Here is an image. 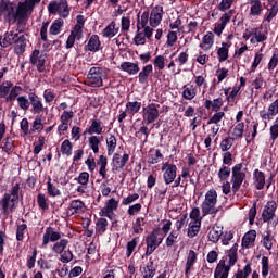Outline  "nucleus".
I'll return each instance as SVG.
<instances>
[{"mask_svg":"<svg viewBox=\"0 0 278 278\" xmlns=\"http://www.w3.org/2000/svg\"><path fill=\"white\" fill-rule=\"evenodd\" d=\"M224 228L223 227H220V226H214L211 230H210V232H208V235H207V238H208V241H211V242H213V243H217L219 240H220V238H222V236L224 235Z\"/></svg>","mask_w":278,"mask_h":278,"instance_id":"obj_30","label":"nucleus"},{"mask_svg":"<svg viewBox=\"0 0 278 278\" xmlns=\"http://www.w3.org/2000/svg\"><path fill=\"white\" fill-rule=\"evenodd\" d=\"M198 96V89L193 85H190V87H187V85H184V91H182V98L187 101L193 100Z\"/></svg>","mask_w":278,"mask_h":278,"instance_id":"obj_38","label":"nucleus"},{"mask_svg":"<svg viewBox=\"0 0 278 278\" xmlns=\"http://www.w3.org/2000/svg\"><path fill=\"white\" fill-rule=\"evenodd\" d=\"M141 108H142V103L138 102V101L126 103V112H127L128 115H131V116L139 113Z\"/></svg>","mask_w":278,"mask_h":278,"instance_id":"obj_41","label":"nucleus"},{"mask_svg":"<svg viewBox=\"0 0 278 278\" xmlns=\"http://www.w3.org/2000/svg\"><path fill=\"white\" fill-rule=\"evenodd\" d=\"M17 105L21 110L26 112L30 108V100L26 96H18L16 99Z\"/></svg>","mask_w":278,"mask_h":278,"instance_id":"obj_56","label":"nucleus"},{"mask_svg":"<svg viewBox=\"0 0 278 278\" xmlns=\"http://www.w3.org/2000/svg\"><path fill=\"white\" fill-rule=\"evenodd\" d=\"M153 65H154L155 70L164 71L165 67H166V59H165V56H163V54H159L157 56H154Z\"/></svg>","mask_w":278,"mask_h":278,"instance_id":"obj_53","label":"nucleus"},{"mask_svg":"<svg viewBox=\"0 0 278 278\" xmlns=\"http://www.w3.org/2000/svg\"><path fill=\"white\" fill-rule=\"evenodd\" d=\"M45 126L42 124V119L39 116H36L31 126H30V135L35 134L36 131L40 134L43 130Z\"/></svg>","mask_w":278,"mask_h":278,"instance_id":"obj_52","label":"nucleus"},{"mask_svg":"<svg viewBox=\"0 0 278 278\" xmlns=\"http://www.w3.org/2000/svg\"><path fill=\"white\" fill-rule=\"evenodd\" d=\"M201 226H202L201 222H191L189 224V229H188L187 236L189 238L197 237L200 232Z\"/></svg>","mask_w":278,"mask_h":278,"instance_id":"obj_45","label":"nucleus"},{"mask_svg":"<svg viewBox=\"0 0 278 278\" xmlns=\"http://www.w3.org/2000/svg\"><path fill=\"white\" fill-rule=\"evenodd\" d=\"M68 244L70 241L67 239H62L60 241H56L51 250L54 254H62L65 251V249H67Z\"/></svg>","mask_w":278,"mask_h":278,"instance_id":"obj_43","label":"nucleus"},{"mask_svg":"<svg viewBox=\"0 0 278 278\" xmlns=\"http://www.w3.org/2000/svg\"><path fill=\"white\" fill-rule=\"evenodd\" d=\"M225 116V112H215V114L207 121V125H218L224 119Z\"/></svg>","mask_w":278,"mask_h":278,"instance_id":"obj_63","label":"nucleus"},{"mask_svg":"<svg viewBox=\"0 0 278 278\" xmlns=\"http://www.w3.org/2000/svg\"><path fill=\"white\" fill-rule=\"evenodd\" d=\"M141 13L137 15V29L141 30L143 27H149L148 24L150 22V11L147 9L140 16Z\"/></svg>","mask_w":278,"mask_h":278,"instance_id":"obj_31","label":"nucleus"},{"mask_svg":"<svg viewBox=\"0 0 278 278\" xmlns=\"http://www.w3.org/2000/svg\"><path fill=\"white\" fill-rule=\"evenodd\" d=\"M105 143H106V153L109 156H111L116 151L117 139L114 135H110V137L105 139Z\"/></svg>","mask_w":278,"mask_h":278,"instance_id":"obj_39","label":"nucleus"},{"mask_svg":"<svg viewBox=\"0 0 278 278\" xmlns=\"http://www.w3.org/2000/svg\"><path fill=\"white\" fill-rule=\"evenodd\" d=\"M63 27H64V20H62L61 17H59L58 20H54L49 28V35L50 36L60 35Z\"/></svg>","mask_w":278,"mask_h":278,"instance_id":"obj_35","label":"nucleus"},{"mask_svg":"<svg viewBox=\"0 0 278 278\" xmlns=\"http://www.w3.org/2000/svg\"><path fill=\"white\" fill-rule=\"evenodd\" d=\"M74 260V254L71 249H65L62 254H60V261L64 264H67Z\"/></svg>","mask_w":278,"mask_h":278,"instance_id":"obj_64","label":"nucleus"},{"mask_svg":"<svg viewBox=\"0 0 278 278\" xmlns=\"http://www.w3.org/2000/svg\"><path fill=\"white\" fill-rule=\"evenodd\" d=\"M60 152L62 155L67 157L72 156L73 154V143L66 139L61 143Z\"/></svg>","mask_w":278,"mask_h":278,"instance_id":"obj_47","label":"nucleus"},{"mask_svg":"<svg viewBox=\"0 0 278 278\" xmlns=\"http://www.w3.org/2000/svg\"><path fill=\"white\" fill-rule=\"evenodd\" d=\"M13 87V83L11 80H5L0 85V99H4L7 102V98L10 94L11 88Z\"/></svg>","mask_w":278,"mask_h":278,"instance_id":"obj_44","label":"nucleus"},{"mask_svg":"<svg viewBox=\"0 0 278 278\" xmlns=\"http://www.w3.org/2000/svg\"><path fill=\"white\" fill-rule=\"evenodd\" d=\"M153 73V65H144L138 74V83L141 85L148 84L150 75Z\"/></svg>","mask_w":278,"mask_h":278,"instance_id":"obj_27","label":"nucleus"},{"mask_svg":"<svg viewBox=\"0 0 278 278\" xmlns=\"http://www.w3.org/2000/svg\"><path fill=\"white\" fill-rule=\"evenodd\" d=\"M22 90H23L22 87H20L18 85H14V87H12L10 89V93L7 97V103H11L13 101H16L17 98L20 97Z\"/></svg>","mask_w":278,"mask_h":278,"instance_id":"obj_46","label":"nucleus"},{"mask_svg":"<svg viewBox=\"0 0 278 278\" xmlns=\"http://www.w3.org/2000/svg\"><path fill=\"white\" fill-rule=\"evenodd\" d=\"M253 180H254L256 190H263L265 188L266 186L265 173L261 172L260 169H255L253 172Z\"/></svg>","mask_w":278,"mask_h":278,"instance_id":"obj_25","label":"nucleus"},{"mask_svg":"<svg viewBox=\"0 0 278 278\" xmlns=\"http://www.w3.org/2000/svg\"><path fill=\"white\" fill-rule=\"evenodd\" d=\"M18 33H14V30H9L3 33V36H0V47L7 49L14 45L15 39Z\"/></svg>","mask_w":278,"mask_h":278,"instance_id":"obj_20","label":"nucleus"},{"mask_svg":"<svg viewBox=\"0 0 278 278\" xmlns=\"http://www.w3.org/2000/svg\"><path fill=\"white\" fill-rule=\"evenodd\" d=\"M164 16V7L156 4L151 9L149 25L152 28H156L161 25Z\"/></svg>","mask_w":278,"mask_h":278,"instance_id":"obj_14","label":"nucleus"},{"mask_svg":"<svg viewBox=\"0 0 278 278\" xmlns=\"http://www.w3.org/2000/svg\"><path fill=\"white\" fill-rule=\"evenodd\" d=\"M47 55L41 50H33L29 54V64L35 66L38 73L46 72Z\"/></svg>","mask_w":278,"mask_h":278,"instance_id":"obj_9","label":"nucleus"},{"mask_svg":"<svg viewBox=\"0 0 278 278\" xmlns=\"http://www.w3.org/2000/svg\"><path fill=\"white\" fill-rule=\"evenodd\" d=\"M155 274L156 268L154 267V262L150 258L147 266L143 267L142 278H154Z\"/></svg>","mask_w":278,"mask_h":278,"instance_id":"obj_40","label":"nucleus"},{"mask_svg":"<svg viewBox=\"0 0 278 278\" xmlns=\"http://www.w3.org/2000/svg\"><path fill=\"white\" fill-rule=\"evenodd\" d=\"M278 66V48H274L273 55L267 65L268 71H275Z\"/></svg>","mask_w":278,"mask_h":278,"instance_id":"obj_61","label":"nucleus"},{"mask_svg":"<svg viewBox=\"0 0 278 278\" xmlns=\"http://www.w3.org/2000/svg\"><path fill=\"white\" fill-rule=\"evenodd\" d=\"M119 33V28H116V22H111L103 28L102 36L104 38H113Z\"/></svg>","mask_w":278,"mask_h":278,"instance_id":"obj_36","label":"nucleus"},{"mask_svg":"<svg viewBox=\"0 0 278 278\" xmlns=\"http://www.w3.org/2000/svg\"><path fill=\"white\" fill-rule=\"evenodd\" d=\"M108 72L105 67H90L87 79L89 86L92 88H101L104 86L103 80L106 79Z\"/></svg>","mask_w":278,"mask_h":278,"instance_id":"obj_4","label":"nucleus"},{"mask_svg":"<svg viewBox=\"0 0 278 278\" xmlns=\"http://www.w3.org/2000/svg\"><path fill=\"white\" fill-rule=\"evenodd\" d=\"M277 115H278V99L269 105L267 113H266V111L260 112V116H261L262 121H264V122H266V121L270 122Z\"/></svg>","mask_w":278,"mask_h":278,"instance_id":"obj_19","label":"nucleus"},{"mask_svg":"<svg viewBox=\"0 0 278 278\" xmlns=\"http://www.w3.org/2000/svg\"><path fill=\"white\" fill-rule=\"evenodd\" d=\"M235 140L236 138H231V137H227L223 139L219 144L222 152H228L232 148Z\"/></svg>","mask_w":278,"mask_h":278,"instance_id":"obj_55","label":"nucleus"},{"mask_svg":"<svg viewBox=\"0 0 278 278\" xmlns=\"http://www.w3.org/2000/svg\"><path fill=\"white\" fill-rule=\"evenodd\" d=\"M87 51L97 53L101 49V41L99 35H91L89 37L87 46L85 47Z\"/></svg>","mask_w":278,"mask_h":278,"instance_id":"obj_26","label":"nucleus"},{"mask_svg":"<svg viewBox=\"0 0 278 278\" xmlns=\"http://www.w3.org/2000/svg\"><path fill=\"white\" fill-rule=\"evenodd\" d=\"M277 208H278L277 203L275 201H269L267 205L264 207L262 213L263 222L268 223L269 220H271L276 215Z\"/></svg>","mask_w":278,"mask_h":278,"instance_id":"obj_17","label":"nucleus"},{"mask_svg":"<svg viewBox=\"0 0 278 278\" xmlns=\"http://www.w3.org/2000/svg\"><path fill=\"white\" fill-rule=\"evenodd\" d=\"M238 250L239 244L235 243L232 248L227 251V256H224L217 264L215 271H214V278H219L220 275L229 278V274L231 271V267L236 266L238 263ZM228 264H227V260Z\"/></svg>","mask_w":278,"mask_h":278,"instance_id":"obj_2","label":"nucleus"},{"mask_svg":"<svg viewBox=\"0 0 278 278\" xmlns=\"http://www.w3.org/2000/svg\"><path fill=\"white\" fill-rule=\"evenodd\" d=\"M118 206H119L118 201H116L115 199H110L105 203V206L101 208V212H114V211H117Z\"/></svg>","mask_w":278,"mask_h":278,"instance_id":"obj_58","label":"nucleus"},{"mask_svg":"<svg viewBox=\"0 0 278 278\" xmlns=\"http://www.w3.org/2000/svg\"><path fill=\"white\" fill-rule=\"evenodd\" d=\"M71 212V214H70ZM86 212V204L81 200H73L70 202V206L67 208V214L75 215V214H83Z\"/></svg>","mask_w":278,"mask_h":278,"instance_id":"obj_21","label":"nucleus"},{"mask_svg":"<svg viewBox=\"0 0 278 278\" xmlns=\"http://www.w3.org/2000/svg\"><path fill=\"white\" fill-rule=\"evenodd\" d=\"M214 39H215L214 33H206V35H204V37L202 38V43H200L199 47L204 51H208L214 46V42H215Z\"/></svg>","mask_w":278,"mask_h":278,"instance_id":"obj_32","label":"nucleus"},{"mask_svg":"<svg viewBox=\"0 0 278 278\" xmlns=\"http://www.w3.org/2000/svg\"><path fill=\"white\" fill-rule=\"evenodd\" d=\"M41 0H23L15 5L10 0H0V15L3 16L4 23L15 25L17 28L26 26L37 3Z\"/></svg>","mask_w":278,"mask_h":278,"instance_id":"obj_1","label":"nucleus"},{"mask_svg":"<svg viewBox=\"0 0 278 278\" xmlns=\"http://www.w3.org/2000/svg\"><path fill=\"white\" fill-rule=\"evenodd\" d=\"M161 170L163 172V181L166 186L172 185L177 178L178 167L175 164H169V162L163 163Z\"/></svg>","mask_w":278,"mask_h":278,"instance_id":"obj_11","label":"nucleus"},{"mask_svg":"<svg viewBox=\"0 0 278 278\" xmlns=\"http://www.w3.org/2000/svg\"><path fill=\"white\" fill-rule=\"evenodd\" d=\"M17 200L11 198L9 193H4L0 200L1 214L8 217L11 213H14L17 208Z\"/></svg>","mask_w":278,"mask_h":278,"instance_id":"obj_10","label":"nucleus"},{"mask_svg":"<svg viewBox=\"0 0 278 278\" xmlns=\"http://www.w3.org/2000/svg\"><path fill=\"white\" fill-rule=\"evenodd\" d=\"M160 104L151 103L142 110V124L149 126L150 124L156 122L160 117Z\"/></svg>","mask_w":278,"mask_h":278,"instance_id":"obj_7","label":"nucleus"},{"mask_svg":"<svg viewBox=\"0 0 278 278\" xmlns=\"http://www.w3.org/2000/svg\"><path fill=\"white\" fill-rule=\"evenodd\" d=\"M28 42L24 28H20L13 42V53L17 56L23 55L26 52Z\"/></svg>","mask_w":278,"mask_h":278,"instance_id":"obj_8","label":"nucleus"},{"mask_svg":"<svg viewBox=\"0 0 278 278\" xmlns=\"http://www.w3.org/2000/svg\"><path fill=\"white\" fill-rule=\"evenodd\" d=\"M256 238H257V232H256V230H250V231H248V232L243 236L241 245H242L243 248H245V249L253 248V247H255Z\"/></svg>","mask_w":278,"mask_h":278,"instance_id":"obj_24","label":"nucleus"},{"mask_svg":"<svg viewBox=\"0 0 278 278\" xmlns=\"http://www.w3.org/2000/svg\"><path fill=\"white\" fill-rule=\"evenodd\" d=\"M218 203V193L216 190L212 189L205 193V199L201 204L202 216L212 215L216 217L219 210L216 207Z\"/></svg>","mask_w":278,"mask_h":278,"instance_id":"obj_3","label":"nucleus"},{"mask_svg":"<svg viewBox=\"0 0 278 278\" xmlns=\"http://www.w3.org/2000/svg\"><path fill=\"white\" fill-rule=\"evenodd\" d=\"M263 26H260V28H254V39L257 43H262L268 40V36L266 33H262Z\"/></svg>","mask_w":278,"mask_h":278,"instance_id":"obj_57","label":"nucleus"},{"mask_svg":"<svg viewBox=\"0 0 278 278\" xmlns=\"http://www.w3.org/2000/svg\"><path fill=\"white\" fill-rule=\"evenodd\" d=\"M47 192L50 197L61 195V191L52 184L51 177H48V180H47Z\"/></svg>","mask_w":278,"mask_h":278,"instance_id":"obj_54","label":"nucleus"},{"mask_svg":"<svg viewBox=\"0 0 278 278\" xmlns=\"http://www.w3.org/2000/svg\"><path fill=\"white\" fill-rule=\"evenodd\" d=\"M62 238V233L55 231V228L48 227L42 236V248H47L50 242H58Z\"/></svg>","mask_w":278,"mask_h":278,"instance_id":"obj_15","label":"nucleus"},{"mask_svg":"<svg viewBox=\"0 0 278 278\" xmlns=\"http://www.w3.org/2000/svg\"><path fill=\"white\" fill-rule=\"evenodd\" d=\"M105 130H106V127L104 126L102 121L99 118H94L90 121V126L88 127V129H86L84 134H88L90 136H93V135L100 136L103 132H105Z\"/></svg>","mask_w":278,"mask_h":278,"instance_id":"obj_16","label":"nucleus"},{"mask_svg":"<svg viewBox=\"0 0 278 278\" xmlns=\"http://www.w3.org/2000/svg\"><path fill=\"white\" fill-rule=\"evenodd\" d=\"M118 68L130 76H135L137 75V73H140V65L138 61H136L135 63H132L131 61H123Z\"/></svg>","mask_w":278,"mask_h":278,"instance_id":"obj_18","label":"nucleus"},{"mask_svg":"<svg viewBox=\"0 0 278 278\" xmlns=\"http://www.w3.org/2000/svg\"><path fill=\"white\" fill-rule=\"evenodd\" d=\"M231 41H223L222 47L217 49L218 62L223 63L229 59V49L231 48Z\"/></svg>","mask_w":278,"mask_h":278,"instance_id":"obj_23","label":"nucleus"},{"mask_svg":"<svg viewBox=\"0 0 278 278\" xmlns=\"http://www.w3.org/2000/svg\"><path fill=\"white\" fill-rule=\"evenodd\" d=\"M129 154H124L123 157L121 154H114L113 155V163L115 164L114 168L112 169L113 172H121L124 169L126 164L129 162Z\"/></svg>","mask_w":278,"mask_h":278,"instance_id":"obj_22","label":"nucleus"},{"mask_svg":"<svg viewBox=\"0 0 278 278\" xmlns=\"http://www.w3.org/2000/svg\"><path fill=\"white\" fill-rule=\"evenodd\" d=\"M156 235H161V228H154L146 238V245L147 250L144 252V256L152 255L156 249L159 248V244L156 243Z\"/></svg>","mask_w":278,"mask_h":278,"instance_id":"obj_13","label":"nucleus"},{"mask_svg":"<svg viewBox=\"0 0 278 278\" xmlns=\"http://www.w3.org/2000/svg\"><path fill=\"white\" fill-rule=\"evenodd\" d=\"M28 232V227L26 224L17 225L16 226V240L23 241L25 233Z\"/></svg>","mask_w":278,"mask_h":278,"instance_id":"obj_62","label":"nucleus"},{"mask_svg":"<svg viewBox=\"0 0 278 278\" xmlns=\"http://www.w3.org/2000/svg\"><path fill=\"white\" fill-rule=\"evenodd\" d=\"M179 232L178 231H174L172 230L168 235V237L165 240V244L167 248H172L175 245V243H177L178 237H179Z\"/></svg>","mask_w":278,"mask_h":278,"instance_id":"obj_60","label":"nucleus"},{"mask_svg":"<svg viewBox=\"0 0 278 278\" xmlns=\"http://www.w3.org/2000/svg\"><path fill=\"white\" fill-rule=\"evenodd\" d=\"M103 137L99 136H91L88 138V146L89 149L94 153L98 154L100 152V146L102 144Z\"/></svg>","mask_w":278,"mask_h":278,"instance_id":"obj_33","label":"nucleus"},{"mask_svg":"<svg viewBox=\"0 0 278 278\" xmlns=\"http://www.w3.org/2000/svg\"><path fill=\"white\" fill-rule=\"evenodd\" d=\"M47 9L49 14H59L62 18H67L71 14V8L67 0H52L49 2Z\"/></svg>","mask_w":278,"mask_h":278,"instance_id":"obj_5","label":"nucleus"},{"mask_svg":"<svg viewBox=\"0 0 278 278\" xmlns=\"http://www.w3.org/2000/svg\"><path fill=\"white\" fill-rule=\"evenodd\" d=\"M242 169H243L242 163L236 164L231 169V173H232V175H231L232 188L231 189H232L233 194H237L240 191L244 180L247 179V173H243Z\"/></svg>","mask_w":278,"mask_h":278,"instance_id":"obj_6","label":"nucleus"},{"mask_svg":"<svg viewBox=\"0 0 278 278\" xmlns=\"http://www.w3.org/2000/svg\"><path fill=\"white\" fill-rule=\"evenodd\" d=\"M231 175V168L229 166L223 165L218 170V179L220 182L227 181Z\"/></svg>","mask_w":278,"mask_h":278,"instance_id":"obj_49","label":"nucleus"},{"mask_svg":"<svg viewBox=\"0 0 278 278\" xmlns=\"http://www.w3.org/2000/svg\"><path fill=\"white\" fill-rule=\"evenodd\" d=\"M197 262H198V253L193 250H190L188 253L186 267H185V275L187 278H189V273L191 271V268L194 266Z\"/></svg>","mask_w":278,"mask_h":278,"instance_id":"obj_28","label":"nucleus"},{"mask_svg":"<svg viewBox=\"0 0 278 278\" xmlns=\"http://www.w3.org/2000/svg\"><path fill=\"white\" fill-rule=\"evenodd\" d=\"M108 157L104 155L99 156L97 161V165L100 166L99 168V175L102 177V179H108Z\"/></svg>","mask_w":278,"mask_h":278,"instance_id":"obj_37","label":"nucleus"},{"mask_svg":"<svg viewBox=\"0 0 278 278\" xmlns=\"http://www.w3.org/2000/svg\"><path fill=\"white\" fill-rule=\"evenodd\" d=\"M28 100L30 108V113L35 115H39L46 111H48V108H45L42 99L38 97V94L35 91H30L28 93Z\"/></svg>","mask_w":278,"mask_h":278,"instance_id":"obj_12","label":"nucleus"},{"mask_svg":"<svg viewBox=\"0 0 278 278\" xmlns=\"http://www.w3.org/2000/svg\"><path fill=\"white\" fill-rule=\"evenodd\" d=\"M164 161V155L161 150H150L148 155V164L155 165L160 162Z\"/></svg>","mask_w":278,"mask_h":278,"instance_id":"obj_34","label":"nucleus"},{"mask_svg":"<svg viewBox=\"0 0 278 278\" xmlns=\"http://www.w3.org/2000/svg\"><path fill=\"white\" fill-rule=\"evenodd\" d=\"M262 237H263V247L265 249H267L268 251L273 250V248H274L273 231L270 229H267Z\"/></svg>","mask_w":278,"mask_h":278,"instance_id":"obj_42","label":"nucleus"},{"mask_svg":"<svg viewBox=\"0 0 278 278\" xmlns=\"http://www.w3.org/2000/svg\"><path fill=\"white\" fill-rule=\"evenodd\" d=\"M235 13V9H230L229 11H227V13H224L222 17H219V24L227 27V25L231 22Z\"/></svg>","mask_w":278,"mask_h":278,"instance_id":"obj_59","label":"nucleus"},{"mask_svg":"<svg viewBox=\"0 0 278 278\" xmlns=\"http://www.w3.org/2000/svg\"><path fill=\"white\" fill-rule=\"evenodd\" d=\"M109 226V222L106 218H99L96 223V232L99 235H103L106 232Z\"/></svg>","mask_w":278,"mask_h":278,"instance_id":"obj_51","label":"nucleus"},{"mask_svg":"<svg viewBox=\"0 0 278 278\" xmlns=\"http://www.w3.org/2000/svg\"><path fill=\"white\" fill-rule=\"evenodd\" d=\"M252 271V263H249L244 266L243 269H238L237 273L233 275V278H249Z\"/></svg>","mask_w":278,"mask_h":278,"instance_id":"obj_48","label":"nucleus"},{"mask_svg":"<svg viewBox=\"0 0 278 278\" xmlns=\"http://www.w3.org/2000/svg\"><path fill=\"white\" fill-rule=\"evenodd\" d=\"M140 241L139 237H136L134 239H131L129 242H127L126 244V256L130 257L132 255V253L135 252L136 248L138 247Z\"/></svg>","mask_w":278,"mask_h":278,"instance_id":"obj_50","label":"nucleus"},{"mask_svg":"<svg viewBox=\"0 0 278 278\" xmlns=\"http://www.w3.org/2000/svg\"><path fill=\"white\" fill-rule=\"evenodd\" d=\"M223 106H224V100L222 98L214 99L213 101L205 100L204 102V108L207 111L212 110L213 112H219Z\"/></svg>","mask_w":278,"mask_h":278,"instance_id":"obj_29","label":"nucleus"}]
</instances>
